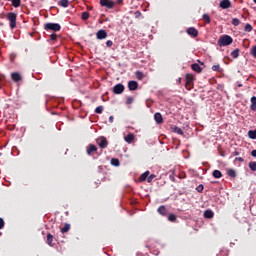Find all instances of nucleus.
I'll use <instances>...</instances> for the list:
<instances>
[{"label":"nucleus","instance_id":"53","mask_svg":"<svg viewBox=\"0 0 256 256\" xmlns=\"http://www.w3.org/2000/svg\"><path fill=\"white\" fill-rule=\"evenodd\" d=\"M178 84H181V78H178Z\"/></svg>","mask_w":256,"mask_h":256},{"label":"nucleus","instance_id":"39","mask_svg":"<svg viewBox=\"0 0 256 256\" xmlns=\"http://www.w3.org/2000/svg\"><path fill=\"white\" fill-rule=\"evenodd\" d=\"M168 219H169V221H171V222H176L177 216H176L175 214H169Z\"/></svg>","mask_w":256,"mask_h":256},{"label":"nucleus","instance_id":"10","mask_svg":"<svg viewBox=\"0 0 256 256\" xmlns=\"http://www.w3.org/2000/svg\"><path fill=\"white\" fill-rule=\"evenodd\" d=\"M96 152H97V147L94 144H89V146L86 147L87 155L92 156Z\"/></svg>","mask_w":256,"mask_h":256},{"label":"nucleus","instance_id":"31","mask_svg":"<svg viewBox=\"0 0 256 256\" xmlns=\"http://www.w3.org/2000/svg\"><path fill=\"white\" fill-rule=\"evenodd\" d=\"M12 6L18 8L21 6V0H12Z\"/></svg>","mask_w":256,"mask_h":256},{"label":"nucleus","instance_id":"29","mask_svg":"<svg viewBox=\"0 0 256 256\" xmlns=\"http://www.w3.org/2000/svg\"><path fill=\"white\" fill-rule=\"evenodd\" d=\"M135 75H136V78H137V80H143L144 79V74H143V72H140V71H137L136 73H135Z\"/></svg>","mask_w":256,"mask_h":256},{"label":"nucleus","instance_id":"28","mask_svg":"<svg viewBox=\"0 0 256 256\" xmlns=\"http://www.w3.org/2000/svg\"><path fill=\"white\" fill-rule=\"evenodd\" d=\"M203 21L206 24H210L211 23L209 14H203Z\"/></svg>","mask_w":256,"mask_h":256},{"label":"nucleus","instance_id":"5","mask_svg":"<svg viewBox=\"0 0 256 256\" xmlns=\"http://www.w3.org/2000/svg\"><path fill=\"white\" fill-rule=\"evenodd\" d=\"M125 90V86L122 85L121 83H118L114 86V88L112 89L113 93L116 95H120L122 93H124Z\"/></svg>","mask_w":256,"mask_h":256},{"label":"nucleus","instance_id":"44","mask_svg":"<svg viewBox=\"0 0 256 256\" xmlns=\"http://www.w3.org/2000/svg\"><path fill=\"white\" fill-rule=\"evenodd\" d=\"M5 225H6V222H4L3 218L0 217V230H2Z\"/></svg>","mask_w":256,"mask_h":256},{"label":"nucleus","instance_id":"45","mask_svg":"<svg viewBox=\"0 0 256 256\" xmlns=\"http://www.w3.org/2000/svg\"><path fill=\"white\" fill-rule=\"evenodd\" d=\"M133 103V98L132 97H128L126 100V104L127 105H131Z\"/></svg>","mask_w":256,"mask_h":256},{"label":"nucleus","instance_id":"54","mask_svg":"<svg viewBox=\"0 0 256 256\" xmlns=\"http://www.w3.org/2000/svg\"><path fill=\"white\" fill-rule=\"evenodd\" d=\"M238 87H243V85H242V84H239Z\"/></svg>","mask_w":256,"mask_h":256},{"label":"nucleus","instance_id":"43","mask_svg":"<svg viewBox=\"0 0 256 256\" xmlns=\"http://www.w3.org/2000/svg\"><path fill=\"white\" fill-rule=\"evenodd\" d=\"M50 38H51V41L55 42L58 39V35L53 33L51 34Z\"/></svg>","mask_w":256,"mask_h":256},{"label":"nucleus","instance_id":"47","mask_svg":"<svg viewBox=\"0 0 256 256\" xmlns=\"http://www.w3.org/2000/svg\"><path fill=\"white\" fill-rule=\"evenodd\" d=\"M123 2H124V0H116V1L114 2V4H116V5H121Z\"/></svg>","mask_w":256,"mask_h":256},{"label":"nucleus","instance_id":"9","mask_svg":"<svg viewBox=\"0 0 256 256\" xmlns=\"http://www.w3.org/2000/svg\"><path fill=\"white\" fill-rule=\"evenodd\" d=\"M96 39H99V40L107 39L106 30L105 29H100L99 31H97Z\"/></svg>","mask_w":256,"mask_h":256},{"label":"nucleus","instance_id":"36","mask_svg":"<svg viewBox=\"0 0 256 256\" xmlns=\"http://www.w3.org/2000/svg\"><path fill=\"white\" fill-rule=\"evenodd\" d=\"M156 177H157V175L151 174V175H149V176L147 177L146 180H147L148 183H151Z\"/></svg>","mask_w":256,"mask_h":256},{"label":"nucleus","instance_id":"52","mask_svg":"<svg viewBox=\"0 0 256 256\" xmlns=\"http://www.w3.org/2000/svg\"><path fill=\"white\" fill-rule=\"evenodd\" d=\"M239 155H240V153H239V152L234 151V156H239Z\"/></svg>","mask_w":256,"mask_h":256},{"label":"nucleus","instance_id":"33","mask_svg":"<svg viewBox=\"0 0 256 256\" xmlns=\"http://www.w3.org/2000/svg\"><path fill=\"white\" fill-rule=\"evenodd\" d=\"M248 167H250L251 171H256V162L248 163Z\"/></svg>","mask_w":256,"mask_h":256},{"label":"nucleus","instance_id":"58","mask_svg":"<svg viewBox=\"0 0 256 256\" xmlns=\"http://www.w3.org/2000/svg\"><path fill=\"white\" fill-rule=\"evenodd\" d=\"M0 82H1V78H0ZM0 89H1V86H0Z\"/></svg>","mask_w":256,"mask_h":256},{"label":"nucleus","instance_id":"35","mask_svg":"<svg viewBox=\"0 0 256 256\" xmlns=\"http://www.w3.org/2000/svg\"><path fill=\"white\" fill-rule=\"evenodd\" d=\"M103 110H104V107L103 106H99V107H96V110H94V113L102 114Z\"/></svg>","mask_w":256,"mask_h":256},{"label":"nucleus","instance_id":"32","mask_svg":"<svg viewBox=\"0 0 256 256\" xmlns=\"http://www.w3.org/2000/svg\"><path fill=\"white\" fill-rule=\"evenodd\" d=\"M250 54L253 58H256V45L252 46Z\"/></svg>","mask_w":256,"mask_h":256},{"label":"nucleus","instance_id":"41","mask_svg":"<svg viewBox=\"0 0 256 256\" xmlns=\"http://www.w3.org/2000/svg\"><path fill=\"white\" fill-rule=\"evenodd\" d=\"M212 71H218V72H220V64H217V65H214V66H212Z\"/></svg>","mask_w":256,"mask_h":256},{"label":"nucleus","instance_id":"30","mask_svg":"<svg viewBox=\"0 0 256 256\" xmlns=\"http://www.w3.org/2000/svg\"><path fill=\"white\" fill-rule=\"evenodd\" d=\"M244 31L248 33L252 32L253 26H251L250 24H245Z\"/></svg>","mask_w":256,"mask_h":256},{"label":"nucleus","instance_id":"11","mask_svg":"<svg viewBox=\"0 0 256 256\" xmlns=\"http://www.w3.org/2000/svg\"><path fill=\"white\" fill-rule=\"evenodd\" d=\"M232 7L231 1L229 0H222L219 2V8L221 9H229Z\"/></svg>","mask_w":256,"mask_h":256},{"label":"nucleus","instance_id":"27","mask_svg":"<svg viewBox=\"0 0 256 256\" xmlns=\"http://www.w3.org/2000/svg\"><path fill=\"white\" fill-rule=\"evenodd\" d=\"M69 230H70V224L66 223V224H64V227L61 229V232L63 234H65V233L69 232Z\"/></svg>","mask_w":256,"mask_h":256},{"label":"nucleus","instance_id":"12","mask_svg":"<svg viewBox=\"0 0 256 256\" xmlns=\"http://www.w3.org/2000/svg\"><path fill=\"white\" fill-rule=\"evenodd\" d=\"M127 87L130 91H136L139 87V84L136 81L132 80L127 83Z\"/></svg>","mask_w":256,"mask_h":256},{"label":"nucleus","instance_id":"26","mask_svg":"<svg viewBox=\"0 0 256 256\" xmlns=\"http://www.w3.org/2000/svg\"><path fill=\"white\" fill-rule=\"evenodd\" d=\"M248 137L252 140L256 139V129L248 131Z\"/></svg>","mask_w":256,"mask_h":256},{"label":"nucleus","instance_id":"50","mask_svg":"<svg viewBox=\"0 0 256 256\" xmlns=\"http://www.w3.org/2000/svg\"><path fill=\"white\" fill-rule=\"evenodd\" d=\"M251 156H252V157H256V150H252V151H251Z\"/></svg>","mask_w":256,"mask_h":256},{"label":"nucleus","instance_id":"49","mask_svg":"<svg viewBox=\"0 0 256 256\" xmlns=\"http://www.w3.org/2000/svg\"><path fill=\"white\" fill-rule=\"evenodd\" d=\"M108 121H109L110 123H113V122H114V117H113V116H110V118H108Z\"/></svg>","mask_w":256,"mask_h":256},{"label":"nucleus","instance_id":"22","mask_svg":"<svg viewBox=\"0 0 256 256\" xmlns=\"http://www.w3.org/2000/svg\"><path fill=\"white\" fill-rule=\"evenodd\" d=\"M54 241V236H52L51 233H48V235H46V243L49 246H52V242Z\"/></svg>","mask_w":256,"mask_h":256},{"label":"nucleus","instance_id":"13","mask_svg":"<svg viewBox=\"0 0 256 256\" xmlns=\"http://www.w3.org/2000/svg\"><path fill=\"white\" fill-rule=\"evenodd\" d=\"M158 214L162 217H166L168 214V211L166 209V206H159L158 210H157Z\"/></svg>","mask_w":256,"mask_h":256},{"label":"nucleus","instance_id":"38","mask_svg":"<svg viewBox=\"0 0 256 256\" xmlns=\"http://www.w3.org/2000/svg\"><path fill=\"white\" fill-rule=\"evenodd\" d=\"M232 25L233 26H239L240 25V20L238 18H233L232 19Z\"/></svg>","mask_w":256,"mask_h":256},{"label":"nucleus","instance_id":"2","mask_svg":"<svg viewBox=\"0 0 256 256\" xmlns=\"http://www.w3.org/2000/svg\"><path fill=\"white\" fill-rule=\"evenodd\" d=\"M7 21H9V27H11V29H15L17 28V14L16 13H7Z\"/></svg>","mask_w":256,"mask_h":256},{"label":"nucleus","instance_id":"42","mask_svg":"<svg viewBox=\"0 0 256 256\" xmlns=\"http://www.w3.org/2000/svg\"><path fill=\"white\" fill-rule=\"evenodd\" d=\"M203 189H204L203 184H199V186H197V188H196L198 193H202Z\"/></svg>","mask_w":256,"mask_h":256},{"label":"nucleus","instance_id":"7","mask_svg":"<svg viewBox=\"0 0 256 256\" xmlns=\"http://www.w3.org/2000/svg\"><path fill=\"white\" fill-rule=\"evenodd\" d=\"M96 142L101 149H106L107 146L109 145V143L107 142V139L103 136L97 139Z\"/></svg>","mask_w":256,"mask_h":256},{"label":"nucleus","instance_id":"14","mask_svg":"<svg viewBox=\"0 0 256 256\" xmlns=\"http://www.w3.org/2000/svg\"><path fill=\"white\" fill-rule=\"evenodd\" d=\"M190 69H192L193 71H195L197 74H200V73H202V71H203L202 67H200V65H199V64H196V63L190 65Z\"/></svg>","mask_w":256,"mask_h":256},{"label":"nucleus","instance_id":"51","mask_svg":"<svg viewBox=\"0 0 256 256\" xmlns=\"http://www.w3.org/2000/svg\"><path fill=\"white\" fill-rule=\"evenodd\" d=\"M135 15H136V18H139L140 15H141V13H140L139 11H137V12L135 13Z\"/></svg>","mask_w":256,"mask_h":256},{"label":"nucleus","instance_id":"21","mask_svg":"<svg viewBox=\"0 0 256 256\" xmlns=\"http://www.w3.org/2000/svg\"><path fill=\"white\" fill-rule=\"evenodd\" d=\"M214 217V212L211 210L204 211V218L212 219Z\"/></svg>","mask_w":256,"mask_h":256},{"label":"nucleus","instance_id":"48","mask_svg":"<svg viewBox=\"0 0 256 256\" xmlns=\"http://www.w3.org/2000/svg\"><path fill=\"white\" fill-rule=\"evenodd\" d=\"M235 161H239L240 163H243L244 159L242 157L236 158Z\"/></svg>","mask_w":256,"mask_h":256},{"label":"nucleus","instance_id":"55","mask_svg":"<svg viewBox=\"0 0 256 256\" xmlns=\"http://www.w3.org/2000/svg\"><path fill=\"white\" fill-rule=\"evenodd\" d=\"M171 181H174V177H171Z\"/></svg>","mask_w":256,"mask_h":256},{"label":"nucleus","instance_id":"57","mask_svg":"<svg viewBox=\"0 0 256 256\" xmlns=\"http://www.w3.org/2000/svg\"><path fill=\"white\" fill-rule=\"evenodd\" d=\"M3 235V233L0 232V236Z\"/></svg>","mask_w":256,"mask_h":256},{"label":"nucleus","instance_id":"23","mask_svg":"<svg viewBox=\"0 0 256 256\" xmlns=\"http://www.w3.org/2000/svg\"><path fill=\"white\" fill-rule=\"evenodd\" d=\"M212 177H214V179H220L222 177L221 171L219 170L212 171Z\"/></svg>","mask_w":256,"mask_h":256},{"label":"nucleus","instance_id":"1","mask_svg":"<svg viewBox=\"0 0 256 256\" xmlns=\"http://www.w3.org/2000/svg\"><path fill=\"white\" fill-rule=\"evenodd\" d=\"M232 43H233V39L229 35H223L222 37H219V40H218L219 47H227V46H230Z\"/></svg>","mask_w":256,"mask_h":256},{"label":"nucleus","instance_id":"16","mask_svg":"<svg viewBox=\"0 0 256 256\" xmlns=\"http://www.w3.org/2000/svg\"><path fill=\"white\" fill-rule=\"evenodd\" d=\"M154 120L156 123H158V125H161L163 123V117H162L161 113L156 112L154 115Z\"/></svg>","mask_w":256,"mask_h":256},{"label":"nucleus","instance_id":"34","mask_svg":"<svg viewBox=\"0 0 256 256\" xmlns=\"http://www.w3.org/2000/svg\"><path fill=\"white\" fill-rule=\"evenodd\" d=\"M228 176L231 178H235L236 177V172L233 169H229L228 170Z\"/></svg>","mask_w":256,"mask_h":256},{"label":"nucleus","instance_id":"25","mask_svg":"<svg viewBox=\"0 0 256 256\" xmlns=\"http://www.w3.org/2000/svg\"><path fill=\"white\" fill-rule=\"evenodd\" d=\"M239 53H240V50L237 48V49H234L232 53H230V56L236 59V58H239Z\"/></svg>","mask_w":256,"mask_h":256},{"label":"nucleus","instance_id":"8","mask_svg":"<svg viewBox=\"0 0 256 256\" xmlns=\"http://www.w3.org/2000/svg\"><path fill=\"white\" fill-rule=\"evenodd\" d=\"M186 34H188L192 38H196L198 37L199 32H198V29H195L194 27H190L186 29Z\"/></svg>","mask_w":256,"mask_h":256},{"label":"nucleus","instance_id":"15","mask_svg":"<svg viewBox=\"0 0 256 256\" xmlns=\"http://www.w3.org/2000/svg\"><path fill=\"white\" fill-rule=\"evenodd\" d=\"M12 81L20 82L22 80L21 74L18 72H14L11 74Z\"/></svg>","mask_w":256,"mask_h":256},{"label":"nucleus","instance_id":"17","mask_svg":"<svg viewBox=\"0 0 256 256\" xmlns=\"http://www.w3.org/2000/svg\"><path fill=\"white\" fill-rule=\"evenodd\" d=\"M133 140H135V134L130 133L125 136V141L127 144H131Z\"/></svg>","mask_w":256,"mask_h":256},{"label":"nucleus","instance_id":"4","mask_svg":"<svg viewBox=\"0 0 256 256\" xmlns=\"http://www.w3.org/2000/svg\"><path fill=\"white\" fill-rule=\"evenodd\" d=\"M45 31H61V25L60 24H53V23H47L44 26Z\"/></svg>","mask_w":256,"mask_h":256},{"label":"nucleus","instance_id":"56","mask_svg":"<svg viewBox=\"0 0 256 256\" xmlns=\"http://www.w3.org/2000/svg\"><path fill=\"white\" fill-rule=\"evenodd\" d=\"M254 1V3L256 4V0H253Z\"/></svg>","mask_w":256,"mask_h":256},{"label":"nucleus","instance_id":"46","mask_svg":"<svg viewBox=\"0 0 256 256\" xmlns=\"http://www.w3.org/2000/svg\"><path fill=\"white\" fill-rule=\"evenodd\" d=\"M106 46H107V47H112V46H113V41L108 40V41L106 42Z\"/></svg>","mask_w":256,"mask_h":256},{"label":"nucleus","instance_id":"40","mask_svg":"<svg viewBox=\"0 0 256 256\" xmlns=\"http://www.w3.org/2000/svg\"><path fill=\"white\" fill-rule=\"evenodd\" d=\"M111 164L114 165L115 167H117L119 165V160L115 159V158H112L111 159Z\"/></svg>","mask_w":256,"mask_h":256},{"label":"nucleus","instance_id":"20","mask_svg":"<svg viewBox=\"0 0 256 256\" xmlns=\"http://www.w3.org/2000/svg\"><path fill=\"white\" fill-rule=\"evenodd\" d=\"M250 109L252 112L256 111V96L251 97V106Z\"/></svg>","mask_w":256,"mask_h":256},{"label":"nucleus","instance_id":"19","mask_svg":"<svg viewBox=\"0 0 256 256\" xmlns=\"http://www.w3.org/2000/svg\"><path fill=\"white\" fill-rule=\"evenodd\" d=\"M171 130L173 131V133H177L180 136L184 135V131L181 128L177 127V126L171 127Z\"/></svg>","mask_w":256,"mask_h":256},{"label":"nucleus","instance_id":"6","mask_svg":"<svg viewBox=\"0 0 256 256\" xmlns=\"http://www.w3.org/2000/svg\"><path fill=\"white\" fill-rule=\"evenodd\" d=\"M101 7H107V9H113L115 6V2L111 0H100Z\"/></svg>","mask_w":256,"mask_h":256},{"label":"nucleus","instance_id":"3","mask_svg":"<svg viewBox=\"0 0 256 256\" xmlns=\"http://www.w3.org/2000/svg\"><path fill=\"white\" fill-rule=\"evenodd\" d=\"M185 88L186 90H192L194 88V75L185 74Z\"/></svg>","mask_w":256,"mask_h":256},{"label":"nucleus","instance_id":"37","mask_svg":"<svg viewBox=\"0 0 256 256\" xmlns=\"http://www.w3.org/2000/svg\"><path fill=\"white\" fill-rule=\"evenodd\" d=\"M81 19L83 21H87L89 19V13L88 12L82 13Z\"/></svg>","mask_w":256,"mask_h":256},{"label":"nucleus","instance_id":"24","mask_svg":"<svg viewBox=\"0 0 256 256\" xmlns=\"http://www.w3.org/2000/svg\"><path fill=\"white\" fill-rule=\"evenodd\" d=\"M58 4L60 7L67 8L69 7V0H60Z\"/></svg>","mask_w":256,"mask_h":256},{"label":"nucleus","instance_id":"18","mask_svg":"<svg viewBox=\"0 0 256 256\" xmlns=\"http://www.w3.org/2000/svg\"><path fill=\"white\" fill-rule=\"evenodd\" d=\"M149 176H150V171H145L140 175L139 181L144 182L148 179Z\"/></svg>","mask_w":256,"mask_h":256}]
</instances>
